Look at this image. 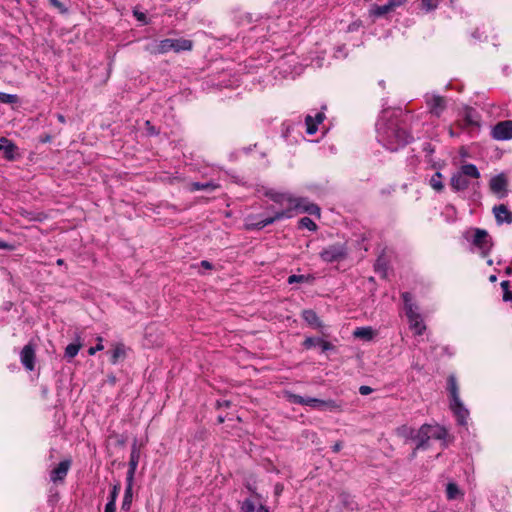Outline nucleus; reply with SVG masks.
Returning a JSON list of instances; mask_svg holds the SVG:
<instances>
[{"mask_svg": "<svg viewBox=\"0 0 512 512\" xmlns=\"http://www.w3.org/2000/svg\"><path fill=\"white\" fill-rule=\"evenodd\" d=\"M446 494L448 499H454L459 494L458 486L455 483H449L446 487Z\"/></svg>", "mask_w": 512, "mask_h": 512, "instance_id": "nucleus-37", "label": "nucleus"}, {"mask_svg": "<svg viewBox=\"0 0 512 512\" xmlns=\"http://www.w3.org/2000/svg\"><path fill=\"white\" fill-rule=\"evenodd\" d=\"M302 318L305 320V322H307L309 325L315 328L322 327L321 320L317 316L316 312L311 309L303 310Z\"/></svg>", "mask_w": 512, "mask_h": 512, "instance_id": "nucleus-22", "label": "nucleus"}, {"mask_svg": "<svg viewBox=\"0 0 512 512\" xmlns=\"http://www.w3.org/2000/svg\"><path fill=\"white\" fill-rule=\"evenodd\" d=\"M425 103L429 108V112L439 118L447 108V100L438 94L427 93L425 95Z\"/></svg>", "mask_w": 512, "mask_h": 512, "instance_id": "nucleus-9", "label": "nucleus"}, {"mask_svg": "<svg viewBox=\"0 0 512 512\" xmlns=\"http://www.w3.org/2000/svg\"><path fill=\"white\" fill-rule=\"evenodd\" d=\"M116 511V503H112V501H108L105 505L104 512H115Z\"/></svg>", "mask_w": 512, "mask_h": 512, "instance_id": "nucleus-47", "label": "nucleus"}, {"mask_svg": "<svg viewBox=\"0 0 512 512\" xmlns=\"http://www.w3.org/2000/svg\"><path fill=\"white\" fill-rule=\"evenodd\" d=\"M245 487L248 489V491H250L253 495V497L255 498V500L257 501H261L262 500V496L256 492V487L254 485H252L251 483L247 482L245 484Z\"/></svg>", "mask_w": 512, "mask_h": 512, "instance_id": "nucleus-44", "label": "nucleus"}, {"mask_svg": "<svg viewBox=\"0 0 512 512\" xmlns=\"http://www.w3.org/2000/svg\"><path fill=\"white\" fill-rule=\"evenodd\" d=\"M374 269L377 274H379L382 278L387 277L388 263L384 255H380L375 264Z\"/></svg>", "mask_w": 512, "mask_h": 512, "instance_id": "nucleus-25", "label": "nucleus"}, {"mask_svg": "<svg viewBox=\"0 0 512 512\" xmlns=\"http://www.w3.org/2000/svg\"><path fill=\"white\" fill-rule=\"evenodd\" d=\"M126 482H127V484H126L125 493H124V497H123V501H122V505H121L122 511L130 510L131 504H132V497H133V492H132L133 481L126 480Z\"/></svg>", "mask_w": 512, "mask_h": 512, "instance_id": "nucleus-21", "label": "nucleus"}, {"mask_svg": "<svg viewBox=\"0 0 512 512\" xmlns=\"http://www.w3.org/2000/svg\"><path fill=\"white\" fill-rule=\"evenodd\" d=\"M8 247H9V245L7 243H4V242L0 241V248L1 249H6Z\"/></svg>", "mask_w": 512, "mask_h": 512, "instance_id": "nucleus-56", "label": "nucleus"}, {"mask_svg": "<svg viewBox=\"0 0 512 512\" xmlns=\"http://www.w3.org/2000/svg\"><path fill=\"white\" fill-rule=\"evenodd\" d=\"M81 348L80 344L71 343L65 349V357L72 359L74 358Z\"/></svg>", "mask_w": 512, "mask_h": 512, "instance_id": "nucleus-36", "label": "nucleus"}, {"mask_svg": "<svg viewBox=\"0 0 512 512\" xmlns=\"http://www.w3.org/2000/svg\"><path fill=\"white\" fill-rule=\"evenodd\" d=\"M285 216L288 217L289 215H287L283 211L275 213V215L272 217H267L259 220H257L255 216H248L245 220V228L247 230H261L267 225L273 224L275 221L280 220Z\"/></svg>", "mask_w": 512, "mask_h": 512, "instance_id": "nucleus-10", "label": "nucleus"}, {"mask_svg": "<svg viewBox=\"0 0 512 512\" xmlns=\"http://www.w3.org/2000/svg\"><path fill=\"white\" fill-rule=\"evenodd\" d=\"M497 225L511 224L512 223V212L504 205H495L492 209Z\"/></svg>", "mask_w": 512, "mask_h": 512, "instance_id": "nucleus-15", "label": "nucleus"}, {"mask_svg": "<svg viewBox=\"0 0 512 512\" xmlns=\"http://www.w3.org/2000/svg\"><path fill=\"white\" fill-rule=\"evenodd\" d=\"M0 151H3L4 158L13 161L17 156V146L6 137L0 138Z\"/></svg>", "mask_w": 512, "mask_h": 512, "instance_id": "nucleus-17", "label": "nucleus"}, {"mask_svg": "<svg viewBox=\"0 0 512 512\" xmlns=\"http://www.w3.org/2000/svg\"><path fill=\"white\" fill-rule=\"evenodd\" d=\"M287 399L292 404L305 405V397H303V396H300V395H297V394H293V393H289L287 395Z\"/></svg>", "mask_w": 512, "mask_h": 512, "instance_id": "nucleus-38", "label": "nucleus"}, {"mask_svg": "<svg viewBox=\"0 0 512 512\" xmlns=\"http://www.w3.org/2000/svg\"><path fill=\"white\" fill-rule=\"evenodd\" d=\"M57 265H63L64 264V260L63 259H58L56 261Z\"/></svg>", "mask_w": 512, "mask_h": 512, "instance_id": "nucleus-58", "label": "nucleus"}, {"mask_svg": "<svg viewBox=\"0 0 512 512\" xmlns=\"http://www.w3.org/2000/svg\"><path fill=\"white\" fill-rule=\"evenodd\" d=\"M503 300L505 302L512 301V292L509 290L504 291L503 293Z\"/></svg>", "mask_w": 512, "mask_h": 512, "instance_id": "nucleus-48", "label": "nucleus"}, {"mask_svg": "<svg viewBox=\"0 0 512 512\" xmlns=\"http://www.w3.org/2000/svg\"><path fill=\"white\" fill-rule=\"evenodd\" d=\"M342 448V443L341 442H336L333 446H332V451L334 453H338Z\"/></svg>", "mask_w": 512, "mask_h": 512, "instance_id": "nucleus-50", "label": "nucleus"}, {"mask_svg": "<svg viewBox=\"0 0 512 512\" xmlns=\"http://www.w3.org/2000/svg\"><path fill=\"white\" fill-rule=\"evenodd\" d=\"M464 120H465L466 125H477L478 124L477 112L470 107H466L464 110Z\"/></svg>", "mask_w": 512, "mask_h": 512, "instance_id": "nucleus-30", "label": "nucleus"}, {"mask_svg": "<svg viewBox=\"0 0 512 512\" xmlns=\"http://www.w3.org/2000/svg\"><path fill=\"white\" fill-rule=\"evenodd\" d=\"M325 119L323 111L316 113L315 117L307 115L305 117L306 133L308 135H314L318 130V125Z\"/></svg>", "mask_w": 512, "mask_h": 512, "instance_id": "nucleus-16", "label": "nucleus"}, {"mask_svg": "<svg viewBox=\"0 0 512 512\" xmlns=\"http://www.w3.org/2000/svg\"><path fill=\"white\" fill-rule=\"evenodd\" d=\"M342 406L335 400H321L319 410L340 411Z\"/></svg>", "mask_w": 512, "mask_h": 512, "instance_id": "nucleus-29", "label": "nucleus"}, {"mask_svg": "<svg viewBox=\"0 0 512 512\" xmlns=\"http://www.w3.org/2000/svg\"><path fill=\"white\" fill-rule=\"evenodd\" d=\"M57 119L62 124H64L66 122V119H65L64 115H62V114H57Z\"/></svg>", "mask_w": 512, "mask_h": 512, "instance_id": "nucleus-54", "label": "nucleus"}, {"mask_svg": "<svg viewBox=\"0 0 512 512\" xmlns=\"http://www.w3.org/2000/svg\"><path fill=\"white\" fill-rule=\"evenodd\" d=\"M303 346L306 349H310V348L318 346L321 348L322 352H326V351L332 350L334 348V346L330 342L325 341L322 338H315V337L306 338L303 342Z\"/></svg>", "mask_w": 512, "mask_h": 512, "instance_id": "nucleus-19", "label": "nucleus"}, {"mask_svg": "<svg viewBox=\"0 0 512 512\" xmlns=\"http://www.w3.org/2000/svg\"><path fill=\"white\" fill-rule=\"evenodd\" d=\"M421 8L424 9L426 12H430L435 10L440 0H419Z\"/></svg>", "mask_w": 512, "mask_h": 512, "instance_id": "nucleus-35", "label": "nucleus"}, {"mask_svg": "<svg viewBox=\"0 0 512 512\" xmlns=\"http://www.w3.org/2000/svg\"><path fill=\"white\" fill-rule=\"evenodd\" d=\"M402 430L404 432H409V437H411V440L417 442L416 449L426 448L427 443L430 440L428 424H423L417 431L410 427H404Z\"/></svg>", "mask_w": 512, "mask_h": 512, "instance_id": "nucleus-11", "label": "nucleus"}, {"mask_svg": "<svg viewBox=\"0 0 512 512\" xmlns=\"http://www.w3.org/2000/svg\"><path fill=\"white\" fill-rule=\"evenodd\" d=\"M49 2L52 6L57 8L60 13L65 14L68 12V8L59 0H49Z\"/></svg>", "mask_w": 512, "mask_h": 512, "instance_id": "nucleus-42", "label": "nucleus"}, {"mask_svg": "<svg viewBox=\"0 0 512 512\" xmlns=\"http://www.w3.org/2000/svg\"><path fill=\"white\" fill-rule=\"evenodd\" d=\"M353 335L356 338L371 340L374 336V331L371 327H358L354 330Z\"/></svg>", "mask_w": 512, "mask_h": 512, "instance_id": "nucleus-27", "label": "nucleus"}, {"mask_svg": "<svg viewBox=\"0 0 512 512\" xmlns=\"http://www.w3.org/2000/svg\"><path fill=\"white\" fill-rule=\"evenodd\" d=\"M138 461H139V454H138L137 450L134 447L132 449V452H131V455H130L129 469H128V472H127L126 480H130V481L134 480V474H135V471H136V468H137V465H138Z\"/></svg>", "mask_w": 512, "mask_h": 512, "instance_id": "nucleus-23", "label": "nucleus"}, {"mask_svg": "<svg viewBox=\"0 0 512 512\" xmlns=\"http://www.w3.org/2000/svg\"><path fill=\"white\" fill-rule=\"evenodd\" d=\"M219 185L213 181L201 183V182H192L189 186V190L191 192L199 191V190H206V191H213L217 189Z\"/></svg>", "mask_w": 512, "mask_h": 512, "instance_id": "nucleus-24", "label": "nucleus"}, {"mask_svg": "<svg viewBox=\"0 0 512 512\" xmlns=\"http://www.w3.org/2000/svg\"><path fill=\"white\" fill-rule=\"evenodd\" d=\"M447 385V389L450 394V409L454 413L458 424L461 426H466L469 417V411L460 399L459 387L454 375H450L448 377Z\"/></svg>", "mask_w": 512, "mask_h": 512, "instance_id": "nucleus-5", "label": "nucleus"}, {"mask_svg": "<svg viewBox=\"0 0 512 512\" xmlns=\"http://www.w3.org/2000/svg\"><path fill=\"white\" fill-rule=\"evenodd\" d=\"M472 244L478 248L483 257L487 256L493 246V242L488 232L484 229L476 228L473 230Z\"/></svg>", "mask_w": 512, "mask_h": 512, "instance_id": "nucleus-8", "label": "nucleus"}, {"mask_svg": "<svg viewBox=\"0 0 512 512\" xmlns=\"http://www.w3.org/2000/svg\"><path fill=\"white\" fill-rule=\"evenodd\" d=\"M489 281H490V282H496V281H497V276H496V275H491V276L489 277Z\"/></svg>", "mask_w": 512, "mask_h": 512, "instance_id": "nucleus-57", "label": "nucleus"}, {"mask_svg": "<svg viewBox=\"0 0 512 512\" xmlns=\"http://www.w3.org/2000/svg\"><path fill=\"white\" fill-rule=\"evenodd\" d=\"M407 0H389L387 3L389 4L392 11L397 7H400L406 3Z\"/></svg>", "mask_w": 512, "mask_h": 512, "instance_id": "nucleus-45", "label": "nucleus"}, {"mask_svg": "<svg viewBox=\"0 0 512 512\" xmlns=\"http://www.w3.org/2000/svg\"><path fill=\"white\" fill-rule=\"evenodd\" d=\"M280 491V488L278 486H276V493H278Z\"/></svg>", "mask_w": 512, "mask_h": 512, "instance_id": "nucleus-61", "label": "nucleus"}, {"mask_svg": "<svg viewBox=\"0 0 512 512\" xmlns=\"http://www.w3.org/2000/svg\"><path fill=\"white\" fill-rule=\"evenodd\" d=\"M507 179L503 173L494 176L489 183L490 189L493 193L497 194L499 198L507 195Z\"/></svg>", "mask_w": 512, "mask_h": 512, "instance_id": "nucleus-14", "label": "nucleus"}, {"mask_svg": "<svg viewBox=\"0 0 512 512\" xmlns=\"http://www.w3.org/2000/svg\"><path fill=\"white\" fill-rule=\"evenodd\" d=\"M200 265H201L203 268H205V269H209V270H210V269H212V267H213V266H212V264H211L209 261H207V260H203V261H201Z\"/></svg>", "mask_w": 512, "mask_h": 512, "instance_id": "nucleus-51", "label": "nucleus"}, {"mask_svg": "<svg viewBox=\"0 0 512 512\" xmlns=\"http://www.w3.org/2000/svg\"><path fill=\"white\" fill-rule=\"evenodd\" d=\"M97 340H98L97 345H94V347H90L88 349V354L89 355H94L97 351H101V350L104 349V346L102 344V338L98 337Z\"/></svg>", "mask_w": 512, "mask_h": 512, "instance_id": "nucleus-43", "label": "nucleus"}, {"mask_svg": "<svg viewBox=\"0 0 512 512\" xmlns=\"http://www.w3.org/2000/svg\"><path fill=\"white\" fill-rule=\"evenodd\" d=\"M134 15L137 17L138 20L140 21H144L145 19V14L144 13H138V12H135Z\"/></svg>", "mask_w": 512, "mask_h": 512, "instance_id": "nucleus-53", "label": "nucleus"}, {"mask_svg": "<svg viewBox=\"0 0 512 512\" xmlns=\"http://www.w3.org/2000/svg\"><path fill=\"white\" fill-rule=\"evenodd\" d=\"M35 347L33 344L28 343L23 347L20 353V360L22 365L25 367L28 371H33L35 367Z\"/></svg>", "mask_w": 512, "mask_h": 512, "instance_id": "nucleus-13", "label": "nucleus"}, {"mask_svg": "<svg viewBox=\"0 0 512 512\" xmlns=\"http://www.w3.org/2000/svg\"><path fill=\"white\" fill-rule=\"evenodd\" d=\"M511 272H512V269L508 267V268L506 269V273H507V274H510Z\"/></svg>", "mask_w": 512, "mask_h": 512, "instance_id": "nucleus-60", "label": "nucleus"}, {"mask_svg": "<svg viewBox=\"0 0 512 512\" xmlns=\"http://www.w3.org/2000/svg\"><path fill=\"white\" fill-rule=\"evenodd\" d=\"M391 11L392 9L390 8L389 4L386 3L384 5H373L369 10V13L372 17L378 18L386 15Z\"/></svg>", "mask_w": 512, "mask_h": 512, "instance_id": "nucleus-26", "label": "nucleus"}, {"mask_svg": "<svg viewBox=\"0 0 512 512\" xmlns=\"http://www.w3.org/2000/svg\"><path fill=\"white\" fill-rule=\"evenodd\" d=\"M501 286H502L503 290L506 291V290H508L509 282L508 281H503L501 283Z\"/></svg>", "mask_w": 512, "mask_h": 512, "instance_id": "nucleus-55", "label": "nucleus"}, {"mask_svg": "<svg viewBox=\"0 0 512 512\" xmlns=\"http://www.w3.org/2000/svg\"><path fill=\"white\" fill-rule=\"evenodd\" d=\"M259 505L256 509V512H270L269 508L261 503V501H258Z\"/></svg>", "mask_w": 512, "mask_h": 512, "instance_id": "nucleus-49", "label": "nucleus"}, {"mask_svg": "<svg viewBox=\"0 0 512 512\" xmlns=\"http://www.w3.org/2000/svg\"><path fill=\"white\" fill-rule=\"evenodd\" d=\"M492 137L500 141L512 139V120L497 123L492 129Z\"/></svg>", "mask_w": 512, "mask_h": 512, "instance_id": "nucleus-12", "label": "nucleus"}, {"mask_svg": "<svg viewBox=\"0 0 512 512\" xmlns=\"http://www.w3.org/2000/svg\"><path fill=\"white\" fill-rule=\"evenodd\" d=\"M71 462L69 460L61 461L57 467H55L50 474L51 481L57 482L62 481L66 477L69 468H70Z\"/></svg>", "mask_w": 512, "mask_h": 512, "instance_id": "nucleus-18", "label": "nucleus"}, {"mask_svg": "<svg viewBox=\"0 0 512 512\" xmlns=\"http://www.w3.org/2000/svg\"><path fill=\"white\" fill-rule=\"evenodd\" d=\"M265 194L275 203H288L293 208L311 215L320 214V208L316 204L309 202L306 198H293L288 193L277 192L274 190H269Z\"/></svg>", "mask_w": 512, "mask_h": 512, "instance_id": "nucleus-3", "label": "nucleus"}, {"mask_svg": "<svg viewBox=\"0 0 512 512\" xmlns=\"http://www.w3.org/2000/svg\"><path fill=\"white\" fill-rule=\"evenodd\" d=\"M315 277L311 274L307 275H290L287 279V282L289 284L294 283H312L314 281Z\"/></svg>", "mask_w": 512, "mask_h": 512, "instance_id": "nucleus-28", "label": "nucleus"}, {"mask_svg": "<svg viewBox=\"0 0 512 512\" xmlns=\"http://www.w3.org/2000/svg\"><path fill=\"white\" fill-rule=\"evenodd\" d=\"M193 48V42L189 39H163L160 41H153L145 46V51L152 55L166 54L171 51L180 53L183 51H190Z\"/></svg>", "mask_w": 512, "mask_h": 512, "instance_id": "nucleus-2", "label": "nucleus"}, {"mask_svg": "<svg viewBox=\"0 0 512 512\" xmlns=\"http://www.w3.org/2000/svg\"><path fill=\"white\" fill-rule=\"evenodd\" d=\"M256 502L257 500L253 499H245L240 506V512H256Z\"/></svg>", "mask_w": 512, "mask_h": 512, "instance_id": "nucleus-33", "label": "nucleus"}, {"mask_svg": "<svg viewBox=\"0 0 512 512\" xmlns=\"http://www.w3.org/2000/svg\"><path fill=\"white\" fill-rule=\"evenodd\" d=\"M125 356V347L123 344H118L111 351L110 361L112 364H116L120 358Z\"/></svg>", "mask_w": 512, "mask_h": 512, "instance_id": "nucleus-31", "label": "nucleus"}, {"mask_svg": "<svg viewBox=\"0 0 512 512\" xmlns=\"http://www.w3.org/2000/svg\"><path fill=\"white\" fill-rule=\"evenodd\" d=\"M319 256L326 263L340 262L347 257V247L343 243H334L325 247Z\"/></svg>", "mask_w": 512, "mask_h": 512, "instance_id": "nucleus-7", "label": "nucleus"}, {"mask_svg": "<svg viewBox=\"0 0 512 512\" xmlns=\"http://www.w3.org/2000/svg\"><path fill=\"white\" fill-rule=\"evenodd\" d=\"M17 100V96L14 94H8L1 92L0 93V102L6 103V104H12L15 103Z\"/></svg>", "mask_w": 512, "mask_h": 512, "instance_id": "nucleus-39", "label": "nucleus"}, {"mask_svg": "<svg viewBox=\"0 0 512 512\" xmlns=\"http://www.w3.org/2000/svg\"><path fill=\"white\" fill-rule=\"evenodd\" d=\"M430 185L436 191H441L444 188L442 183V174L440 172H436L430 179Z\"/></svg>", "mask_w": 512, "mask_h": 512, "instance_id": "nucleus-32", "label": "nucleus"}, {"mask_svg": "<svg viewBox=\"0 0 512 512\" xmlns=\"http://www.w3.org/2000/svg\"><path fill=\"white\" fill-rule=\"evenodd\" d=\"M378 141L388 150L397 151L413 141V136L406 130L397 117L383 114L376 123Z\"/></svg>", "mask_w": 512, "mask_h": 512, "instance_id": "nucleus-1", "label": "nucleus"}, {"mask_svg": "<svg viewBox=\"0 0 512 512\" xmlns=\"http://www.w3.org/2000/svg\"><path fill=\"white\" fill-rule=\"evenodd\" d=\"M487 264H488L489 266H491V265L493 264V260L489 259V260L487 261Z\"/></svg>", "mask_w": 512, "mask_h": 512, "instance_id": "nucleus-59", "label": "nucleus"}, {"mask_svg": "<svg viewBox=\"0 0 512 512\" xmlns=\"http://www.w3.org/2000/svg\"><path fill=\"white\" fill-rule=\"evenodd\" d=\"M405 426H402L401 428L398 429V432L400 435L404 436L405 438L407 439H411V437H409V432H404L402 429L404 428Z\"/></svg>", "mask_w": 512, "mask_h": 512, "instance_id": "nucleus-52", "label": "nucleus"}, {"mask_svg": "<svg viewBox=\"0 0 512 512\" xmlns=\"http://www.w3.org/2000/svg\"><path fill=\"white\" fill-rule=\"evenodd\" d=\"M428 433L430 439L436 440H444L448 435L447 430L443 426H440L438 424H428Z\"/></svg>", "mask_w": 512, "mask_h": 512, "instance_id": "nucleus-20", "label": "nucleus"}, {"mask_svg": "<svg viewBox=\"0 0 512 512\" xmlns=\"http://www.w3.org/2000/svg\"><path fill=\"white\" fill-rule=\"evenodd\" d=\"M372 391L373 389L366 385H362L359 387V393L363 396L369 395L370 393H372Z\"/></svg>", "mask_w": 512, "mask_h": 512, "instance_id": "nucleus-46", "label": "nucleus"}, {"mask_svg": "<svg viewBox=\"0 0 512 512\" xmlns=\"http://www.w3.org/2000/svg\"><path fill=\"white\" fill-rule=\"evenodd\" d=\"M299 227L306 228L309 231H315L317 229L316 223L309 217H303L299 220Z\"/></svg>", "mask_w": 512, "mask_h": 512, "instance_id": "nucleus-34", "label": "nucleus"}, {"mask_svg": "<svg viewBox=\"0 0 512 512\" xmlns=\"http://www.w3.org/2000/svg\"><path fill=\"white\" fill-rule=\"evenodd\" d=\"M479 178L480 172L477 166L472 163H465L452 174L450 186L456 192L464 191L472 184V180H478Z\"/></svg>", "mask_w": 512, "mask_h": 512, "instance_id": "nucleus-4", "label": "nucleus"}, {"mask_svg": "<svg viewBox=\"0 0 512 512\" xmlns=\"http://www.w3.org/2000/svg\"><path fill=\"white\" fill-rule=\"evenodd\" d=\"M402 299L404 302L406 316L408 318L410 328L416 335H422L426 330V325L424 324L421 315L417 311L418 308L412 302V294L409 292H403Z\"/></svg>", "mask_w": 512, "mask_h": 512, "instance_id": "nucleus-6", "label": "nucleus"}, {"mask_svg": "<svg viewBox=\"0 0 512 512\" xmlns=\"http://www.w3.org/2000/svg\"><path fill=\"white\" fill-rule=\"evenodd\" d=\"M321 403V399L318 398H312V397H305V405L312 408L319 409Z\"/></svg>", "mask_w": 512, "mask_h": 512, "instance_id": "nucleus-41", "label": "nucleus"}, {"mask_svg": "<svg viewBox=\"0 0 512 512\" xmlns=\"http://www.w3.org/2000/svg\"><path fill=\"white\" fill-rule=\"evenodd\" d=\"M224 419L222 417H219V422H223Z\"/></svg>", "mask_w": 512, "mask_h": 512, "instance_id": "nucleus-62", "label": "nucleus"}, {"mask_svg": "<svg viewBox=\"0 0 512 512\" xmlns=\"http://www.w3.org/2000/svg\"><path fill=\"white\" fill-rule=\"evenodd\" d=\"M120 488H121V486H120L119 483L113 485L112 490H111V492L109 494V497H108V501H112V503H116L117 497L119 495Z\"/></svg>", "mask_w": 512, "mask_h": 512, "instance_id": "nucleus-40", "label": "nucleus"}]
</instances>
